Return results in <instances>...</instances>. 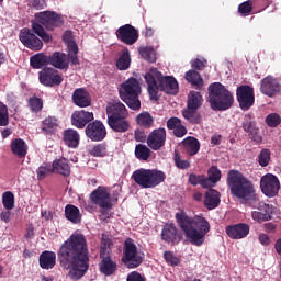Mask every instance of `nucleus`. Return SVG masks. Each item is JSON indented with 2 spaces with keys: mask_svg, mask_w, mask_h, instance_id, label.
I'll use <instances>...</instances> for the list:
<instances>
[{
  "mask_svg": "<svg viewBox=\"0 0 281 281\" xmlns=\"http://www.w3.org/2000/svg\"><path fill=\"white\" fill-rule=\"evenodd\" d=\"M57 261L70 280H80L89 271V245L82 234H72L57 251Z\"/></svg>",
  "mask_w": 281,
  "mask_h": 281,
  "instance_id": "f257e3e1",
  "label": "nucleus"
},
{
  "mask_svg": "<svg viewBox=\"0 0 281 281\" xmlns=\"http://www.w3.org/2000/svg\"><path fill=\"white\" fill-rule=\"evenodd\" d=\"M178 227L183 232L187 240L195 247L205 243V236L210 233V222L203 216H189L181 210L175 215Z\"/></svg>",
  "mask_w": 281,
  "mask_h": 281,
  "instance_id": "f03ea898",
  "label": "nucleus"
},
{
  "mask_svg": "<svg viewBox=\"0 0 281 281\" xmlns=\"http://www.w3.org/2000/svg\"><path fill=\"white\" fill-rule=\"evenodd\" d=\"M144 79L150 100H157L159 91H164L169 95H177L179 93V82H177V79L172 76H164L157 68L149 69Z\"/></svg>",
  "mask_w": 281,
  "mask_h": 281,
  "instance_id": "7ed1b4c3",
  "label": "nucleus"
},
{
  "mask_svg": "<svg viewBox=\"0 0 281 281\" xmlns=\"http://www.w3.org/2000/svg\"><path fill=\"white\" fill-rule=\"evenodd\" d=\"M226 183L231 190L232 196H235V199H239L240 201H251V199L256 196L254 182L236 169L228 171Z\"/></svg>",
  "mask_w": 281,
  "mask_h": 281,
  "instance_id": "20e7f679",
  "label": "nucleus"
},
{
  "mask_svg": "<svg viewBox=\"0 0 281 281\" xmlns=\"http://www.w3.org/2000/svg\"><path fill=\"white\" fill-rule=\"evenodd\" d=\"M35 21L37 22L32 23V30L34 34L41 36L44 43H49V41H52V37L45 32V29L50 31L56 30V27H61L65 23L63 15L55 11H42L40 13H35Z\"/></svg>",
  "mask_w": 281,
  "mask_h": 281,
  "instance_id": "39448f33",
  "label": "nucleus"
},
{
  "mask_svg": "<svg viewBox=\"0 0 281 281\" xmlns=\"http://www.w3.org/2000/svg\"><path fill=\"white\" fill-rule=\"evenodd\" d=\"M209 102L212 111H229L234 106V93H232L221 82H214L209 86Z\"/></svg>",
  "mask_w": 281,
  "mask_h": 281,
  "instance_id": "423d86ee",
  "label": "nucleus"
},
{
  "mask_svg": "<svg viewBox=\"0 0 281 281\" xmlns=\"http://www.w3.org/2000/svg\"><path fill=\"white\" fill-rule=\"evenodd\" d=\"M142 94V86L139 80L135 77L127 79L125 82L121 83L119 88V95L121 100L132 109V111H139L142 109V101H139V95Z\"/></svg>",
  "mask_w": 281,
  "mask_h": 281,
  "instance_id": "0eeeda50",
  "label": "nucleus"
},
{
  "mask_svg": "<svg viewBox=\"0 0 281 281\" xmlns=\"http://www.w3.org/2000/svg\"><path fill=\"white\" fill-rule=\"evenodd\" d=\"M131 179L139 188L148 190L161 186L166 181V173L158 169L139 168L133 171Z\"/></svg>",
  "mask_w": 281,
  "mask_h": 281,
  "instance_id": "6e6552de",
  "label": "nucleus"
},
{
  "mask_svg": "<svg viewBox=\"0 0 281 281\" xmlns=\"http://www.w3.org/2000/svg\"><path fill=\"white\" fill-rule=\"evenodd\" d=\"M122 261L127 269H137L144 262V257L137 252V245L133 238H126L124 241Z\"/></svg>",
  "mask_w": 281,
  "mask_h": 281,
  "instance_id": "1a4fd4ad",
  "label": "nucleus"
},
{
  "mask_svg": "<svg viewBox=\"0 0 281 281\" xmlns=\"http://www.w3.org/2000/svg\"><path fill=\"white\" fill-rule=\"evenodd\" d=\"M236 98L241 111H249L256 102V93L254 87L249 85L239 86L236 89Z\"/></svg>",
  "mask_w": 281,
  "mask_h": 281,
  "instance_id": "9d476101",
  "label": "nucleus"
},
{
  "mask_svg": "<svg viewBox=\"0 0 281 281\" xmlns=\"http://www.w3.org/2000/svg\"><path fill=\"white\" fill-rule=\"evenodd\" d=\"M38 80L44 87H60L63 85V75L55 68L44 67L38 72Z\"/></svg>",
  "mask_w": 281,
  "mask_h": 281,
  "instance_id": "9b49d317",
  "label": "nucleus"
},
{
  "mask_svg": "<svg viewBox=\"0 0 281 281\" xmlns=\"http://www.w3.org/2000/svg\"><path fill=\"white\" fill-rule=\"evenodd\" d=\"M260 189L265 196L273 199V196H277L278 192H280V180L278 177L273 176V173H267L261 177Z\"/></svg>",
  "mask_w": 281,
  "mask_h": 281,
  "instance_id": "f8f14e48",
  "label": "nucleus"
},
{
  "mask_svg": "<svg viewBox=\"0 0 281 281\" xmlns=\"http://www.w3.org/2000/svg\"><path fill=\"white\" fill-rule=\"evenodd\" d=\"M90 201L93 205L100 206L101 210H111V207H113V203H111V193L106 187L99 186L93 190L90 194Z\"/></svg>",
  "mask_w": 281,
  "mask_h": 281,
  "instance_id": "ddd939ff",
  "label": "nucleus"
},
{
  "mask_svg": "<svg viewBox=\"0 0 281 281\" xmlns=\"http://www.w3.org/2000/svg\"><path fill=\"white\" fill-rule=\"evenodd\" d=\"M117 41L124 45H135L139 40V31L131 24L120 26L115 32Z\"/></svg>",
  "mask_w": 281,
  "mask_h": 281,
  "instance_id": "4468645a",
  "label": "nucleus"
},
{
  "mask_svg": "<svg viewBox=\"0 0 281 281\" xmlns=\"http://www.w3.org/2000/svg\"><path fill=\"white\" fill-rule=\"evenodd\" d=\"M19 38L22 45L27 47V49H32L33 52H41V49H43V41L27 27L20 31Z\"/></svg>",
  "mask_w": 281,
  "mask_h": 281,
  "instance_id": "2eb2a0df",
  "label": "nucleus"
},
{
  "mask_svg": "<svg viewBox=\"0 0 281 281\" xmlns=\"http://www.w3.org/2000/svg\"><path fill=\"white\" fill-rule=\"evenodd\" d=\"M260 92L268 98H276L281 93V83L273 76L269 75L261 80Z\"/></svg>",
  "mask_w": 281,
  "mask_h": 281,
  "instance_id": "dca6fc26",
  "label": "nucleus"
},
{
  "mask_svg": "<svg viewBox=\"0 0 281 281\" xmlns=\"http://www.w3.org/2000/svg\"><path fill=\"white\" fill-rule=\"evenodd\" d=\"M161 238L169 245H179L180 240H183V235L179 233L175 223H167L162 226Z\"/></svg>",
  "mask_w": 281,
  "mask_h": 281,
  "instance_id": "f3484780",
  "label": "nucleus"
},
{
  "mask_svg": "<svg viewBox=\"0 0 281 281\" xmlns=\"http://www.w3.org/2000/svg\"><path fill=\"white\" fill-rule=\"evenodd\" d=\"M147 146L151 150H161L166 146V128L159 127L151 131L147 137Z\"/></svg>",
  "mask_w": 281,
  "mask_h": 281,
  "instance_id": "a211bd4d",
  "label": "nucleus"
},
{
  "mask_svg": "<svg viewBox=\"0 0 281 281\" xmlns=\"http://www.w3.org/2000/svg\"><path fill=\"white\" fill-rule=\"evenodd\" d=\"M86 136L91 142H102L106 137V127L101 121H93L87 125Z\"/></svg>",
  "mask_w": 281,
  "mask_h": 281,
  "instance_id": "6ab92c4d",
  "label": "nucleus"
},
{
  "mask_svg": "<svg viewBox=\"0 0 281 281\" xmlns=\"http://www.w3.org/2000/svg\"><path fill=\"white\" fill-rule=\"evenodd\" d=\"M60 128L58 117L48 115L40 123V133L45 137H54Z\"/></svg>",
  "mask_w": 281,
  "mask_h": 281,
  "instance_id": "aec40b11",
  "label": "nucleus"
},
{
  "mask_svg": "<svg viewBox=\"0 0 281 281\" xmlns=\"http://www.w3.org/2000/svg\"><path fill=\"white\" fill-rule=\"evenodd\" d=\"M250 229L251 228L249 227V224L238 223L226 226L225 232L227 236L231 237L233 240H240L249 236Z\"/></svg>",
  "mask_w": 281,
  "mask_h": 281,
  "instance_id": "412c9836",
  "label": "nucleus"
},
{
  "mask_svg": "<svg viewBox=\"0 0 281 281\" xmlns=\"http://www.w3.org/2000/svg\"><path fill=\"white\" fill-rule=\"evenodd\" d=\"M68 54L55 52L50 56H48V65L55 67V69H60L67 71L69 69V63H71V57Z\"/></svg>",
  "mask_w": 281,
  "mask_h": 281,
  "instance_id": "4be33fe9",
  "label": "nucleus"
},
{
  "mask_svg": "<svg viewBox=\"0 0 281 281\" xmlns=\"http://www.w3.org/2000/svg\"><path fill=\"white\" fill-rule=\"evenodd\" d=\"M243 130L245 133H248L249 137L252 142L260 144L262 142V136H260V132L258 126H256V120L251 114H246L243 122Z\"/></svg>",
  "mask_w": 281,
  "mask_h": 281,
  "instance_id": "5701e85b",
  "label": "nucleus"
},
{
  "mask_svg": "<svg viewBox=\"0 0 281 281\" xmlns=\"http://www.w3.org/2000/svg\"><path fill=\"white\" fill-rule=\"evenodd\" d=\"M63 41L67 46V52L69 53L71 65H80V59L78 58V44L74 41V36L71 35V31H66L63 36Z\"/></svg>",
  "mask_w": 281,
  "mask_h": 281,
  "instance_id": "b1692460",
  "label": "nucleus"
},
{
  "mask_svg": "<svg viewBox=\"0 0 281 281\" xmlns=\"http://www.w3.org/2000/svg\"><path fill=\"white\" fill-rule=\"evenodd\" d=\"M93 112H88L85 110L76 111L71 115V125L76 128H85L89 122H93Z\"/></svg>",
  "mask_w": 281,
  "mask_h": 281,
  "instance_id": "393cba45",
  "label": "nucleus"
},
{
  "mask_svg": "<svg viewBox=\"0 0 281 281\" xmlns=\"http://www.w3.org/2000/svg\"><path fill=\"white\" fill-rule=\"evenodd\" d=\"M72 102L81 109L91 106V94L85 88H77L72 93Z\"/></svg>",
  "mask_w": 281,
  "mask_h": 281,
  "instance_id": "a878e982",
  "label": "nucleus"
},
{
  "mask_svg": "<svg viewBox=\"0 0 281 281\" xmlns=\"http://www.w3.org/2000/svg\"><path fill=\"white\" fill-rule=\"evenodd\" d=\"M106 115L109 117H128V110L121 101L110 102L106 105Z\"/></svg>",
  "mask_w": 281,
  "mask_h": 281,
  "instance_id": "bb28decb",
  "label": "nucleus"
},
{
  "mask_svg": "<svg viewBox=\"0 0 281 281\" xmlns=\"http://www.w3.org/2000/svg\"><path fill=\"white\" fill-rule=\"evenodd\" d=\"M128 116L109 117L108 125L114 133H126L131 128V123L126 120Z\"/></svg>",
  "mask_w": 281,
  "mask_h": 281,
  "instance_id": "cd10ccee",
  "label": "nucleus"
},
{
  "mask_svg": "<svg viewBox=\"0 0 281 281\" xmlns=\"http://www.w3.org/2000/svg\"><path fill=\"white\" fill-rule=\"evenodd\" d=\"M63 142L68 148L76 149L80 146V134L74 128H67L63 132Z\"/></svg>",
  "mask_w": 281,
  "mask_h": 281,
  "instance_id": "c85d7f7f",
  "label": "nucleus"
},
{
  "mask_svg": "<svg viewBox=\"0 0 281 281\" xmlns=\"http://www.w3.org/2000/svg\"><path fill=\"white\" fill-rule=\"evenodd\" d=\"M101 262L99 269L104 276H113L117 271V263L111 260V255H100Z\"/></svg>",
  "mask_w": 281,
  "mask_h": 281,
  "instance_id": "c756f323",
  "label": "nucleus"
},
{
  "mask_svg": "<svg viewBox=\"0 0 281 281\" xmlns=\"http://www.w3.org/2000/svg\"><path fill=\"white\" fill-rule=\"evenodd\" d=\"M38 263L41 269H45L49 271V269H54L56 267V252L45 250L40 255Z\"/></svg>",
  "mask_w": 281,
  "mask_h": 281,
  "instance_id": "7c9ffc66",
  "label": "nucleus"
},
{
  "mask_svg": "<svg viewBox=\"0 0 281 281\" xmlns=\"http://www.w3.org/2000/svg\"><path fill=\"white\" fill-rule=\"evenodd\" d=\"M11 153L18 159H25L27 156V144L22 138H15L10 144Z\"/></svg>",
  "mask_w": 281,
  "mask_h": 281,
  "instance_id": "2f4dec72",
  "label": "nucleus"
},
{
  "mask_svg": "<svg viewBox=\"0 0 281 281\" xmlns=\"http://www.w3.org/2000/svg\"><path fill=\"white\" fill-rule=\"evenodd\" d=\"M204 205L207 210H216L221 205V193L214 189L206 191Z\"/></svg>",
  "mask_w": 281,
  "mask_h": 281,
  "instance_id": "473e14b6",
  "label": "nucleus"
},
{
  "mask_svg": "<svg viewBox=\"0 0 281 281\" xmlns=\"http://www.w3.org/2000/svg\"><path fill=\"white\" fill-rule=\"evenodd\" d=\"M182 146L190 157H194L201 150V143L198 138L189 136L182 140Z\"/></svg>",
  "mask_w": 281,
  "mask_h": 281,
  "instance_id": "72a5a7b5",
  "label": "nucleus"
},
{
  "mask_svg": "<svg viewBox=\"0 0 281 281\" xmlns=\"http://www.w3.org/2000/svg\"><path fill=\"white\" fill-rule=\"evenodd\" d=\"M53 172L56 175H61L63 177H69L71 175V167L69 166V160L66 158H59L53 161Z\"/></svg>",
  "mask_w": 281,
  "mask_h": 281,
  "instance_id": "f704fd0d",
  "label": "nucleus"
},
{
  "mask_svg": "<svg viewBox=\"0 0 281 281\" xmlns=\"http://www.w3.org/2000/svg\"><path fill=\"white\" fill-rule=\"evenodd\" d=\"M184 78L187 80V82H189L193 89H196L198 91H201V89H203V77H201V74H199V71L191 69L189 71L186 72Z\"/></svg>",
  "mask_w": 281,
  "mask_h": 281,
  "instance_id": "c9c22d12",
  "label": "nucleus"
},
{
  "mask_svg": "<svg viewBox=\"0 0 281 281\" xmlns=\"http://www.w3.org/2000/svg\"><path fill=\"white\" fill-rule=\"evenodd\" d=\"M203 105V95L201 92L190 91L187 100V109H191V111H199Z\"/></svg>",
  "mask_w": 281,
  "mask_h": 281,
  "instance_id": "e433bc0d",
  "label": "nucleus"
},
{
  "mask_svg": "<svg viewBox=\"0 0 281 281\" xmlns=\"http://www.w3.org/2000/svg\"><path fill=\"white\" fill-rule=\"evenodd\" d=\"M65 217L70 223H80L82 221V215H80V209L74 204H68L65 206Z\"/></svg>",
  "mask_w": 281,
  "mask_h": 281,
  "instance_id": "4c0bfd02",
  "label": "nucleus"
},
{
  "mask_svg": "<svg viewBox=\"0 0 281 281\" xmlns=\"http://www.w3.org/2000/svg\"><path fill=\"white\" fill-rule=\"evenodd\" d=\"M30 65L33 69H42V67L49 65V56H47L43 53L33 55L30 58Z\"/></svg>",
  "mask_w": 281,
  "mask_h": 281,
  "instance_id": "58836bf2",
  "label": "nucleus"
},
{
  "mask_svg": "<svg viewBox=\"0 0 281 281\" xmlns=\"http://www.w3.org/2000/svg\"><path fill=\"white\" fill-rule=\"evenodd\" d=\"M136 122L138 126H142L143 128H151L153 124H155V119L150 113L143 112L137 115Z\"/></svg>",
  "mask_w": 281,
  "mask_h": 281,
  "instance_id": "ea45409f",
  "label": "nucleus"
},
{
  "mask_svg": "<svg viewBox=\"0 0 281 281\" xmlns=\"http://www.w3.org/2000/svg\"><path fill=\"white\" fill-rule=\"evenodd\" d=\"M116 67L120 71H126L131 67V53L128 49L121 53L120 58L116 60Z\"/></svg>",
  "mask_w": 281,
  "mask_h": 281,
  "instance_id": "a19ab883",
  "label": "nucleus"
},
{
  "mask_svg": "<svg viewBox=\"0 0 281 281\" xmlns=\"http://www.w3.org/2000/svg\"><path fill=\"white\" fill-rule=\"evenodd\" d=\"M111 249H113V239L109 235H102L100 256H111Z\"/></svg>",
  "mask_w": 281,
  "mask_h": 281,
  "instance_id": "79ce46f5",
  "label": "nucleus"
},
{
  "mask_svg": "<svg viewBox=\"0 0 281 281\" xmlns=\"http://www.w3.org/2000/svg\"><path fill=\"white\" fill-rule=\"evenodd\" d=\"M150 148L144 144H138L135 147V157L139 159V161H148V159H150Z\"/></svg>",
  "mask_w": 281,
  "mask_h": 281,
  "instance_id": "37998d69",
  "label": "nucleus"
},
{
  "mask_svg": "<svg viewBox=\"0 0 281 281\" xmlns=\"http://www.w3.org/2000/svg\"><path fill=\"white\" fill-rule=\"evenodd\" d=\"M138 54L144 58V60H147V63H156L157 61V54L155 53V49L153 47H140L138 49Z\"/></svg>",
  "mask_w": 281,
  "mask_h": 281,
  "instance_id": "c03bdc74",
  "label": "nucleus"
},
{
  "mask_svg": "<svg viewBox=\"0 0 281 281\" xmlns=\"http://www.w3.org/2000/svg\"><path fill=\"white\" fill-rule=\"evenodd\" d=\"M209 177L206 178L209 181L207 188H212L215 183L221 181V169L216 166H212L207 171Z\"/></svg>",
  "mask_w": 281,
  "mask_h": 281,
  "instance_id": "a18cd8bd",
  "label": "nucleus"
},
{
  "mask_svg": "<svg viewBox=\"0 0 281 281\" xmlns=\"http://www.w3.org/2000/svg\"><path fill=\"white\" fill-rule=\"evenodd\" d=\"M182 116L191 124H201V114L198 113L196 110H191L190 108H187L182 111Z\"/></svg>",
  "mask_w": 281,
  "mask_h": 281,
  "instance_id": "49530a36",
  "label": "nucleus"
},
{
  "mask_svg": "<svg viewBox=\"0 0 281 281\" xmlns=\"http://www.w3.org/2000/svg\"><path fill=\"white\" fill-rule=\"evenodd\" d=\"M189 183L191 186H202V188H207L210 180L205 176H196V173H191L189 176Z\"/></svg>",
  "mask_w": 281,
  "mask_h": 281,
  "instance_id": "de8ad7c7",
  "label": "nucleus"
},
{
  "mask_svg": "<svg viewBox=\"0 0 281 281\" xmlns=\"http://www.w3.org/2000/svg\"><path fill=\"white\" fill-rule=\"evenodd\" d=\"M27 104L32 113H41L43 111V99L38 97H31Z\"/></svg>",
  "mask_w": 281,
  "mask_h": 281,
  "instance_id": "09e8293b",
  "label": "nucleus"
},
{
  "mask_svg": "<svg viewBox=\"0 0 281 281\" xmlns=\"http://www.w3.org/2000/svg\"><path fill=\"white\" fill-rule=\"evenodd\" d=\"M10 124V112L8 105L0 101V126H8Z\"/></svg>",
  "mask_w": 281,
  "mask_h": 281,
  "instance_id": "8fccbe9b",
  "label": "nucleus"
},
{
  "mask_svg": "<svg viewBox=\"0 0 281 281\" xmlns=\"http://www.w3.org/2000/svg\"><path fill=\"white\" fill-rule=\"evenodd\" d=\"M271 161V150L270 149H261L260 154L258 155V164L261 168H267L269 162Z\"/></svg>",
  "mask_w": 281,
  "mask_h": 281,
  "instance_id": "3c124183",
  "label": "nucleus"
},
{
  "mask_svg": "<svg viewBox=\"0 0 281 281\" xmlns=\"http://www.w3.org/2000/svg\"><path fill=\"white\" fill-rule=\"evenodd\" d=\"M2 205L5 210H14V193L12 191H5L2 194Z\"/></svg>",
  "mask_w": 281,
  "mask_h": 281,
  "instance_id": "603ef678",
  "label": "nucleus"
},
{
  "mask_svg": "<svg viewBox=\"0 0 281 281\" xmlns=\"http://www.w3.org/2000/svg\"><path fill=\"white\" fill-rule=\"evenodd\" d=\"M251 218L255 220L257 223H265L267 221H271V212L252 211Z\"/></svg>",
  "mask_w": 281,
  "mask_h": 281,
  "instance_id": "864d4df0",
  "label": "nucleus"
},
{
  "mask_svg": "<svg viewBox=\"0 0 281 281\" xmlns=\"http://www.w3.org/2000/svg\"><path fill=\"white\" fill-rule=\"evenodd\" d=\"M266 124L269 128H278L281 124V116L278 113H270L266 116Z\"/></svg>",
  "mask_w": 281,
  "mask_h": 281,
  "instance_id": "5fc2aeb1",
  "label": "nucleus"
},
{
  "mask_svg": "<svg viewBox=\"0 0 281 281\" xmlns=\"http://www.w3.org/2000/svg\"><path fill=\"white\" fill-rule=\"evenodd\" d=\"M91 157H106V144H97L90 150Z\"/></svg>",
  "mask_w": 281,
  "mask_h": 281,
  "instance_id": "6e6d98bb",
  "label": "nucleus"
},
{
  "mask_svg": "<svg viewBox=\"0 0 281 281\" xmlns=\"http://www.w3.org/2000/svg\"><path fill=\"white\" fill-rule=\"evenodd\" d=\"M173 161L180 170H188V168H190V160L181 159L179 151H175Z\"/></svg>",
  "mask_w": 281,
  "mask_h": 281,
  "instance_id": "4d7b16f0",
  "label": "nucleus"
},
{
  "mask_svg": "<svg viewBox=\"0 0 281 281\" xmlns=\"http://www.w3.org/2000/svg\"><path fill=\"white\" fill-rule=\"evenodd\" d=\"M254 10V1L248 0L239 4L238 12L239 14H251Z\"/></svg>",
  "mask_w": 281,
  "mask_h": 281,
  "instance_id": "13d9d810",
  "label": "nucleus"
},
{
  "mask_svg": "<svg viewBox=\"0 0 281 281\" xmlns=\"http://www.w3.org/2000/svg\"><path fill=\"white\" fill-rule=\"evenodd\" d=\"M191 67L192 69H194L193 71H202V69H205L207 67V60L195 58L191 63Z\"/></svg>",
  "mask_w": 281,
  "mask_h": 281,
  "instance_id": "bf43d9fd",
  "label": "nucleus"
},
{
  "mask_svg": "<svg viewBox=\"0 0 281 281\" xmlns=\"http://www.w3.org/2000/svg\"><path fill=\"white\" fill-rule=\"evenodd\" d=\"M52 172V166L49 165H42L41 167H38L36 173H37V179H45V177L47 175H49Z\"/></svg>",
  "mask_w": 281,
  "mask_h": 281,
  "instance_id": "052dcab7",
  "label": "nucleus"
},
{
  "mask_svg": "<svg viewBox=\"0 0 281 281\" xmlns=\"http://www.w3.org/2000/svg\"><path fill=\"white\" fill-rule=\"evenodd\" d=\"M164 258L166 262L169 265H172L173 267H177L181 261L179 260L178 257H176L172 252L170 251H165Z\"/></svg>",
  "mask_w": 281,
  "mask_h": 281,
  "instance_id": "680f3d73",
  "label": "nucleus"
},
{
  "mask_svg": "<svg viewBox=\"0 0 281 281\" xmlns=\"http://www.w3.org/2000/svg\"><path fill=\"white\" fill-rule=\"evenodd\" d=\"M181 125V119L177 117V116H172L167 121V128L169 131H175L176 128H178Z\"/></svg>",
  "mask_w": 281,
  "mask_h": 281,
  "instance_id": "e2e57ef3",
  "label": "nucleus"
},
{
  "mask_svg": "<svg viewBox=\"0 0 281 281\" xmlns=\"http://www.w3.org/2000/svg\"><path fill=\"white\" fill-rule=\"evenodd\" d=\"M29 5L35 8V10H45L47 2H45V0H29Z\"/></svg>",
  "mask_w": 281,
  "mask_h": 281,
  "instance_id": "0e129e2a",
  "label": "nucleus"
},
{
  "mask_svg": "<svg viewBox=\"0 0 281 281\" xmlns=\"http://www.w3.org/2000/svg\"><path fill=\"white\" fill-rule=\"evenodd\" d=\"M173 135L176 137H186L188 135V128L183 124H181L179 127H176L173 130Z\"/></svg>",
  "mask_w": 281,
  "mask_h": 281,
  "instance_id": "69168bd1",
  "label": "nucleus"
},
{
  "mask_svg": "<svg viewBox=\"0 0 281 281\" xmlns=\"http://www.w3.org/2000/svg\"><path fill=\"white\" fill-rule=\"evenodd\" d=\"M127 281H146V279L139 272L133 271L127 276Z\"/></svg>",
  "mask_w": 281,
  "mask_h": 281,
  "instance_id": "338daca9",
  "label": "nucleus"
},
{
  "mask_svg": "<svg viewBox=\"0 0 281 281\" xmlns=\"http://www.w3.org/2000/svg\"><path fill=\"white\" fill-rule=\"evenodd\" d=\"M134 139L136 142H146V133L139 131V130H136L134 132Z\"/></svg>",
  "mask_w": 281,
  "mask_h": 281,
  "instance_id": "774afa93",
  "label": "nucleus"
}]
</instances>
